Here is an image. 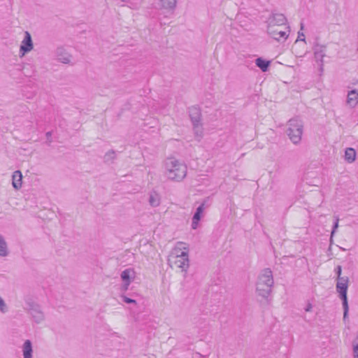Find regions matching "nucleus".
Masks as SVG:
<instances>
[{
    "label": "nucleus",
    "instance_id": "nucleus-1",
    "mask_svg": "<svg viewBox=\"0 0 358 358\" xmlns=\"http://www.w3.org/2000/svg\"><path fill=\"white\" fill-rule=\"evenodd\" d=\"M165 174L173 181H182L187 175V166L174 157L167 158L164 162Z\"/></svg>",
    "mask_w": 358,
    "mask_h": 358
},
{
    "label": "nucleus",
    "instance_id": "nucleus-2",
    "mask_svg": "<svg viewBox=\"0 0 358 358\" xmlns=\"http://www.w3.org/2000/svg\"><path fill=\"white\" fill-rule=\"evenodd\" d=\"M182 249L185 250H182L181 248H175L169 256L168 264L171 267L174 265L180 268L182 272H185L184 276H185L189 266V259L187 248L183 247Z\"/></svg>",
    "mask_w": 358,
    "mask_h": 358
},
{
    "label": "nucleus",
    "instance_id": "nucleus-3",
    "mask_svg": "<svg viewBox=\"0 0 358 358\" xmlns=\"http://www.w3.org/2000/svg\"><path fill=\"white\" fill-rule=\"evenodd\" d=\"M349 278L344 276L337 279L336 285V292L338 294L339 298L342 301L343 308V320H345L348 317L349 306L348 301V288Z\"/></svg>",
    "mask_w": 358,
    "mask_h": 358
},
{
    "label": "nucleus",
    "instance_id": "nucleus-4",
    "mask_svg": "<svg viewBox=\"0 0 358 358\" xmlns=\"http://www.w3.org/2000/svg\"><path fill=\"white\" fill-rule=\"evenodd\" d=\"M303 124L298 117L292 118L288 122L287 134L294 144H298L303 134Z\"/></svg>",
    "mask_w": 358,
    "mask_h": 358
},
{
    "label": "nucleus",
    "instance_id": "nucleus-5",
    "mask_svg": "<svg viewBox=\"0 0 358 358\" xmlns=\"http://www.w3.org/2000/svg\"><path fill=\"white\" fill-rule=\"evenodd\" d=\"M27 311L31 315L32 320L36 324H41L45 320V314L43 312L41 306L33 301L26 302Z\"/></svg>",
    "mask_w": 358,
    "mask_h": 358
},
{
    "label": "nucleus",
    "instance_id": "nucleus-6",
    "mask_svg": "<svg viewBox=\"0 0 358 358\" xmlns=\"http://www.w3.org/2000/svg\"><path fill=\"white\" fill-rule=\"evenodd\" d=\"M287 22L286 17L280 13L272 11L270 16L267 18V28L279 27L285 24Z\"/></svg>",
    "mask_w": 358,
    "mask_h": 358
},
{
    "label": "nucleus",
    "instance_id": "nucleus-7",
    "mask_svg": "<svg viewBox=\"0 0 358 358\" xmlns=\"http://www.w3.org/2000/svg\"><path fill=\"white\" fill-rule=\"evenodd\" d=\"M34 48L31 36L29 31L24 32V37L21 43L20 47V53L24 56L27 52H30Z\"/></svg>",
    "mask_w": 358,
    "mask_h": 358
},
{
    "label": "nucleus",
    "instance_id": "nucleus-8",
    "mask_svg": "<svg viewBox=\"0 0 358 358\" xmlns=\"http://www.w3.org/2000/svg\"><path fill=\"white\" fill-rule=\"evenodd\" d=\"M327 47L324 45L320 43H315L313 47L315 58L317 62H320L321 69H322L324 61L323 59L325 57Z\"/></svg>",
    "mask_w": 358,
    "mask_h": 358
},
{
    "label": "nucleus",
    "instance_id": "nucleus-9",
    "mask_svg": "<svg viewBox=\"0 0 358 358\" xmlns=\"http://www.w3.org/2000/svg\"><path fill=\"white\" fill-rule=\"evenodd\" d=\"M257 283L273 285V273L270 268H265L258 277Z\"/></svg>",
    "mask_w": 358,
    "mask_h": 358
},
{
    "label": "nucleus",
    "instance_id": "nucleus-10",
    "mask_svg": "<svg viewBox=\"0 0 358 358\" xmlns=\"http://www.w3.org/2000/svg\"><path fill=\"white\" fill-rule=\"evenodd\" d=\"M188 113L192 125L201 123V110L199 107L196 106H191L188 108Z\"/></svg>",
    "mask_w": 358,
    "mask_h": 358
},
{
    "label": "nucleus",
    "instance_id": "nucleus-11",
    "mask_svg": "<svg viewBox=\"0 0 358 358\" xmlns=\"http://www.w3.org/2000/svg\"><path fill=\"white\" fill-rule=\"evenodd\" d=\"M287 31L278 30L275 27H269L267 28V33L275 40L280 41L281 38L286 40L288 37L289 32V27H287Z\"/></svg>",
    "mask_w": 358,
    "mask_h": 358
},
{
    "label": "nucleus",
    "instance_id": "nucleus-12",
    "mask_svg": "<svg viewBox=\"0 0 358 358\" xmlns=\"http://www.w3.org/2000/svg\"><path fill=\"white\" fill-rule=\"evenodd\" d=\"M206 200H205L196 210L192 220V228L196 229L199 225V222L201 218L202 214L205 209V204Z\"/></svg>",
    "mask_w": 358,
    "mask_h": 358
},
{
    "label": "nucleus",
    "instance_id": "nucleus-13",
    "mask_svg": "<svg viewBox=\"0 0 358 358\" xmlns=\"http://www.w3.org/2000/svg\"><path fill=\"white\" fill-rule=\"evenodd\" d=\"M273 285L256 283V291L259 296L267 299L271 293Z\"/></svg>",
    "mask_w": 358,
    "mask_h": 358
},
{
    "label": "nucleus",
    "instance_id": "nucleus-14",
    "mask_svg": "<svg viewBox=\"0 0 358 358\" xmlns=\"http://www.w3.org/2000/svg\"><path fill=\"white\" fill-rule=\"evenodd\" d=\"M57 59L63 64L71 62V55L63 48H58L56 51Z\"/></svg>",
    "mask_w": 358,
    "mask_h": 358
},
{
    "label": "nucleus",
    "instance_id": "nucleus-15",
    "mask_svg": "<svg viewBox=\"0 0 358 358\" xmlns=\"http://www.w3.org/2000/svg\"><path fill=\"white\" fill-rule=\"evenodd\" d=\"M347 103L351 107L355 108L358 103V91L352 90L348 92L347 96Z\"/></svg>",
    "mask_w": 358,
    "mask_h": 358
},
{
    "label": "nucleus",
    "instance_id": "nucleus-16",
    "mask_svg": "<svg viewBox=\"0 0 358 358\" xmlns=\"http://www.w3.org/2000/svg\"><path fill=\"white\" fill-rule=\"evenodd\" d=\"M22 175L20 171H15L12 176V185L15 189L22 187Z\"/></svg>",
    "mask_w": 358,
    "mask_h": 358
},
{
    "label": "nucleus",
    "instance_id": "nucleus-17",
    "mask_svg": "<svg viewBox=\"0 0 358 358\" xmlns=\"http://www.w3.org/2000/svg\"><path fill=\"white\" fill-rule=\"evenodd\" d=\"M136 273L133 268H127L124 270L120 275L122 281H129L131 282L135 278Z\"/></svg>",
    "mask_w": 358,
    "mask_h": 358
},
{
    "label": "nucleus",
    "instance_id": "nucleus-18",
    "mask_svg": "<svg viewBox=\"0 0 358 358\" xmlns=\"http://www.w3.org/2000/svg\"><path fill=\"white\" fill-rule=\"evenodd\" d=\"M24 358H32L33 348L31 341L26 340L22 346Z\"/></svg>",
    "mask_w": 358,
    "mask_h": 358
},
{
    "label": "nucleus",
    "instance_id": "nucleus-19",
    "mask_svg": "<svg viewBox=\"0 0 358 358\" xmlns=\"http://www.w3.org/2000/svg\"><path fill=\"white\" fill-rule=\"evenodd\" d=\"M9 254L8 244L4 237L0 234V257H5Z\"/></svg>",
    "mask_w": 358,
    "mask_h": 358
},
{
    "label": "nucleus",
    "instance_id": "nucleus-20",
    "mask_svg": "<svg viewBox=\"0 0 358 358\" xmlns=\"http://www.w3.org/2000/svg\"><path fill=\"white\" fill-rule=\"evenodd\" d=\"M270 64V61L264 59L262 57H258L255 59L256 66L259 67L263 72L268 71Z\"/></svg>",
    "mask_w": 358,
    "mask_h": 358
},
{
    "label": "nucleus",
    "instance_id": "nucleus-21",
    "mask_svg": "<svg viewBox=\"0 0 358 358\" xmlns=\"http://www.w3.org/2000/svg\"><path fill=\"white\" fill-rule=\"evenodd\" d=\"M148 201L151 206H158L160 204V196L159 194L155 191L150 192Z\"/></svg>",
    "mask_w": 358,
    "mask_h": 358
},
{
    "label": "nucleus",
    "instance_id": "nucleus-22",
    "mask_svg": "<svg viewBox=\"0 0 358 358\" xmlns=\"http://www.w3.org/2000/svg\"><path fill=\"white\" fill-rule=\"evenodd\" d=\"M160 4L164 9L173 10L176 6V0H160Z\"/></svg>",
    "mask_w": 358,
    "mask_h": 358
},
{
    "label": "nucleus",
    "instance_id": "nucleus-23",
    "mask_svg": "<svg viewBox=\"0 0 358 358\" xmlns=\"http://www.w3.org/2000/svg\"><path fill=\"white\" fill-rule=\"evenodd\" d=\"M356 157V151L354 148H348L345 152V159L349 162L352 163L355 160Z\"/></svg>",
    "mask_w": 358,
    "mask_h": 358
},
{
    "label": "nucleus",
    "instance_id": "nucleus-24",
    "mask_svg": "<svg viewBox=\"0 0 358 358\" xmlns=\"http://www.w3.org/2000/svg\"><path fill=\"white\" fill-rule=\"evenodd\" d=\"M193 129H194V134H195L196 137L198 138L199 140H200V138L203 136L202 124L200 123L199 124L193 125Z\"/></svg>",
    "mask_w": 358,
    "mask_h": 358
},
{
    "label": "nucleus",
    "instance_id": "nucleus-25",
    "mask_svg": "<svg viewBox=\"0 0 358 358\" xmlns=\"http://www.w3.org/2000/svg\"><path fill=\"white\" fill-rule=\"evenodd\" d=\"M115 158V152L113 150L106 153L104 156V161L108 162L113 161Z\"/></svg>",
    "mask_w": 358,
    "mask_h": 358
},
{
    "label": "nucleus",
    "instance_id": "nucleus-26",
    "mask_svg": "<svg viewBox=\"0 0 358 358\" xmlns=\"http://www.w3.org/2000/svg\"><path fill=\"white\" fill-rule=\"evenodd\" d=\"M353 357L354 358H358V336L354 340L352 343Z\"/></svg>",
    "mask_w": 358,
    "mask_h": 358
},
{
    "label": "nucleus",
    "instance_id": "nucleus-27",
    "mask_svg": "<svg viewBox=\"0 0 358 358\" xmlns=\"http://www.w3.org/2000/svg\"><path fill=\"white\" fill-rule=\"evenodd\" d=\"M334 225H333V227H332V231H331V236L332 237L334 234V233L336 232L337 228L338 227V222H339V218L338 216H335L334 217Z\"/></svg>",
    "mask_w": 358,
    "mask_h": 358
},
{
    "label": "nucleus",
    "instance_id": "nucleus-28",
    "mask_svg": "<svg viewBox=\"0 0 358 358\" xmlns=\"http://www.w3.org/2000/svg\"><path fill=\"white\" fill-rule=\"evenodd\" d=\"M121 298L122 299V301L126 303H134V304H136V300L133 299H131L129 297H127V296L125 295H121Z\"/></svg>",
    "mask_w": 358,
    "mask_h": 358
},
{
    "label": "nucleus",
    "instance_id": "nucleus-29",
    "mask_svg": "<svg viewBox=\"0 0 358 358\" xmlns=\"http://www.w3.org/2000/svg\"><path fill=\"white\" fill-rule=\"evenodd\" d=\"M0 311L3 313L7 311V306L3 299L0 296Z\"/></svg>",
    "mask_w": 358,
    "mask_h": 358
},
{
    "label": "nucleus",
    "instance_id": "nucleus-30",
    "mask_svg": "<svg viewBox=\"0 0 358 358\" xmlns=\"http://www.w3.org/2000/svg\"><path fill=\"white\" fill-rule=\"evenodd\" d=\"M335 273L337 275V279H339L340 278H344V276H341L342 273V267L341 266L338 265L335 268Z\"/></svg>",
    "mask_w": 358,
    "mask_h": 358
},
{
    "label": "nucleus",
    "instance_id": "nucleus-31",
    "mask_svg": "<svg viewBox=\"0 0 358 358\" xmlns=\"http://www.w3.org/2000/svg\"><path fill=\"white\" fill-rule=\"evenodd\" d=\"M130 284H131V282L129 281H128V282L123 281V283L121 287V289L124 292H126L127 290H128Z\"/></svg>",
    "mask_w": 358,
    "mask_h": 358
},
{
    "label": "nucleus",
    "instance_id": "nucleus-32",
    "mask_svg": "<svg viewBox=\"0 0 358 358\" xmlns=\"http://www.w3.org/2000/svg\"><path fill=\"white\" fill-rule=\"evenodd\" d=\"M296 41H305V36L303 33L300 31L298 33V38Z\"/></svg>",
    "mask_w": 358,
    "mask_h": 358
},
{
    "label": "nucleus",
    "instance_id": "nucleus-33",
    "mask_svg": "<svg viewBox=\"0 0 358 358\" xmlns=\"http://www.w3.org/2000/svg\"><path fill=\"white\" fill-rule=\"evenodd\" d=\"M45 136H46V138L48 141V143L49 144L52 142V138H51V136H52V132L51 131H48L46 134H45Z\"/></svg>",
    "mask_w": 358,
    "mask_h": 358
},
{
    "label": "nucleus",
    "instance_id": "nucleus-34",
    "mask_svg": "<svg viewBox=\"0 0 358 358\" xmlns=\"http://www.w3.org/2000/svg\"><path fill=\"white\" fill-rule=\"evenodd\" d=\"M311 309H312V305H311V303H308V304L306 306V308H305V310H306V312H309V311H310V310H311Z\"/></svg>",
    "mask_w": 358,
    "mask_h": 358
},
{
    "label": "nucleus",
    "instance_id": "nucleus-35",
    "mask_svg": "<svg viewBox=\"0 0 358 358\" xmlns=\"http://www.w3.org/2000/svg\"><path fill=\"white\" fill-rule=\"evenodd\" d=\"M303 28V24L301 23V29H302Z\"/></svg>",
    "mask_w": 358,
    "mask_h": 358
},
{
    "label": "nucleus",
    "instance_id": "nucleus-36",
    "mask_svg": "<svg viewBox=\"0 0 358 358\" xmlns=\"http://www.w3.org/2000/svg\"><path fill=\"white\" fill-rule=\"evenodd\" d=\"M178 245H183V243H178Z\"/></svg>",
    "mask_w": 358,
    "mask_h": 358
}]
</instances>
